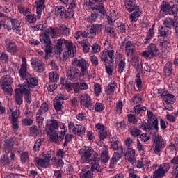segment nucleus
Returning a JSON list of instances; mask_svg holds the SVG:
<instances>
[{
	"mask_svg": "<svg viewBox=\"0 0 178 178\" xmlns=\"http://www.w3.org/2000/svg\"><path fill=\"white\" fill-rule=\"evenodd\" d=\"M31 65L38 73H42L45 70V64L39 60L38 58H32L31 60Z\"/></svg>",
	"mask_w": 178,
	"mask_h": 178,
	"instance_id": "nucleus-15",
	"label": "nucleus"
},
{
	"mask_svg": "<svg viewBox=\"0 0 178 178\" xmlns=\"http://www.w3.org/2000/svg\"><path fill=\"white\" fill-rule=\"evenodd\" d=\"M129 133L132 137H138L139 136H141V130L134 126L130 127Z\"/></svg>",
	"mask_w": 178,
	"mask_h": 178,
	"instance_id": "nucleus-38",
	"label": "nucleus"
},
{
	"mask_svg": "<svg viewBox=\"0 0 178 178\" xmlns=\"http://www.w3.org/2000/svg\"><path fill=\"white\" fill-rule=\"evenodd\" d=\"M116 83L115 82H111L107 87L106 93L108 94V95H113L115 93V90L116 89Z\"/></svg>",
	"mask_w": 178,
	"mask_h": 178,
	"instance_id": "nucleus-43",
	"label": "nucleus"
},
{
	"mask_svg": "<svg viewBox=\"0 0 178 178\" xmlns=\"http://www.w3.org/2000/svg\"><path fill=\"white\" fill-rule=\"evenodd\" d=\"M35 162H36L38 166H40V168H47L49 166V161L47 159L35 158Z\"/></svg>",
	"mask_w": 178,
	"mask_h": 178,
	"instance_id": "nucleus-36",
	"label": "nucleus"
},
{
	"mask_svg": "<svg viewBox=\"0 0 178 178\" xmlns=\"http://www.w3.org/2000/svg\"><path fill=\"white\" fill-rule=\"evenodd\" d=\"M15 151V139L13 138H7L4 140V152L5 154H9Z\"/></svg>",
	"mask_w": 178,
	"mask_h": 178,
	"instance_id": "nucleus-18",
	"label": "nucleus"
},
{
	"mask_svg": "<svg viewBox=\"0 0 178 178\" xmlns=\"http://www.w3.org/2000/svg\"><path fill=\"white\" fill-rule=\"evenodd\" d=\"M161 12L163 15H169L170 16H174L176 17L178 13V5L170 4V2L163 1L160 6Z\"/></svg>",
	"mask_w": 178,
	"mask_h": 178,
	"instance_id": "nucleus-4",
	"label": "nucleus"
},
{
	"mask_svg": "<svg viewBox=\"0 0 178 178\" xmlns=\"http://www.w3.org/2000/svg\"><path fill=\"white\" fill-rule=\"evenodd\" d=\"M5 44L8 52H10V54L17 53V45H16L15 41L11 39L6 38L5 40Z\"/></svg>",
	"mask_w": 178,
	"mask_h": 178,
	"instance_id": "nucleus-17",
	"label": "nucleus"
},
{
	"mask_svg": "<svg viewBox=\"0 0 178 178\" xmlns=\"http://www.w3.org/2000/svg\"><path fill=\"white\" fill-rule=\"evenodd\" d=\"M25 80L26 81L24 82L22 86H21L22 88H26L27 89L28 87V90H31L33 87L38 86V80L31 74L28 75Z\"/></svg>",
	"mask_w": 178,
	"mask_h": 178,
	"instance_id": "nucleus-13",
	"label": "nucleus"
},
{
	"mask_svg": "<svg viewBox=\"0 0 178 178\" xmlns=\"http://www.w3.org/2000/svg\"><path fill=\"white\" fill-rule=\"evenodd\" d=\"M8 20H10L11 23L13 31H15V33H17V34H19L20 33V29H22V24L20 22H19L17 19L12 18L10 17H8Z\"/></svg>",
	"mask_w": 178,
	"mask_h": 178,
	"instance_id": "nucleus-23",
	"label": "nucleus"
},
{
	"mask_svg": "<svg viewBox=\"0 0 178 178\" xmlns=\"http://www.w3.org/2000/svg\"><path fill=\"white\" fill-rule=\"evenodd\" d=\"M90 8L92 10H96L97 12H99L102 16L106 15V10H105V7H104V3L93 5L90 6Z\"/></svg>",
	"mask_w": 178,
	"mask_h": 178,
	"instance_id": "nucleus-28",
	"label": "nucleus"
},
{
	"mask_svg": "<svg viewBox=\"0 0 178 178\" xmlns=\"http://www.w3.org/2000/svg\"><path fill=\"white\" fill-rule=\"evenodd\" d=\"M171 30L172 29L168 28V26H159V33L160 34V37H162L163 38H167V37H169V35L172 34Z\"/></svg>",
	"mask_w": 178,
	"mask_h": 178,
	"instance_id": "nucleus-26",
	"label": "nucleus"
},
{
	"mask_svg": "<svg viewBox=\"0 0 178 178\" xmlns=\"http://www.w3.org/2000/svg\"><path fill=\"white\" fill-rule=\"evenodd\" d=\"M165 172H163L162 170V169L159 168H159L154 172L153 177L154 178H162L165 176Z\"/></svg>",
	"mask_w": 178,
	"mask_h": 178,
	"instance_id": "nucleus-50",
	"label": "nucleus"
},
{
	"mask_svg": "<svg viewBox=\"0 0 178 178\" xmlns=\"http://www.w3.org/2000/svg\"><path fill=\"white\" fill-rule=\"evenodd\" d=\"M124 69H126V61L124 59H121L118 63V73H123V72H124Z\"/></svg>",
	"mask_w": 178,
	"mask_h": 178,
	"instance_id": "nucleus-51",
	"label": "nucleus"
},
{
	"mask_svg": "<svg viewBox=\"0 0 178 178\" xmlns=\"http://www.w3.org/2000/svg\"><path fill=\"white\" fill-rule=\"evenodd\" d=\"M65 48V56H71L72 58L76 54V47L73 46V43L65 39H58L55 45V49L57 54H62V51Z\"/></svg>",
	"mask_w": 178,
	"mask_h": 178,
	"instance_id": "nucleus-2",
	"label": "nucleus"
},
{
	"mask_svg": "<svg viewBox=\"0 0 178 178\" xmlns=\"http://www.w3.org/2000/svg\"><path fill=\"white\" fill-rule=\"evenodd\" d=\"M35 9L37 18L40 19H41L42 11L45 9V0H38V1L35 2Z\"/></svg>",
	"mask_w": 178,
	"mask_h": 178,
	"instance_id": "nucleus-21",
	"label": "nucleus"
},
{
	"mask_svg": "<svg viewBox=\"0 0 178 178\" xmlns=\"http://www.w3.org/2000/svg\"><path fill=\"white\" fill-rule=\"evenodd\" d=\"M101 161L104 163H106L109 161V154L108 153V146L104 145L103 147V151L101 153Z\"/></svg>",
	"mask_w": 178,
	"mask_h": 178,
	"instance_id": "nucleus-35",
	"label": "nucleus"
},
{
	"mask_svg": "<svg viewBox=\"0 0 178 178\" xmlns=\"http://www.w3.org/2000/svg\"><path fill=\"white\" fill-rule=\"evenodd\" d=\"M98 137L99 140H101L102 141H104L106 138H108V137H109V132L106 130L102 131V132H99Z\"/></svg>",
	"mask_w": 178,
	"mask_h": 178,
	"instance_id": "nucleus-59",
	"label": "nucleus"
},
{
	"mask_svg": "<svg viewBox=\"0 0 178 178\" xmlns=\"http://www.w3.org/2000/svg\"><path fill=\"white\" fill-rule=\"evenodd\" d=\"M94 109L96 112H102V111L105 109V106L101 102H96L95 104H94Z\"/></svg>",
	"mask_w": 178,
	"mask_h": 178,
	"instance_id": "nucleus-55",
	"label": "nucleus"
},
{
	"mask_svg": "<svg viewBox=\"0 0 178 178\" xmlns=\"http://www.w3.org/2000/svg\"><path fill=\"white\" fill-rule=\"evenodd\" d=\"M163 24L164 26L172 29V28L175 29V26L178 24V21H176L175 18L168 17L163 20Z\"/></svg>",
	"mask_w": 178,
	"mask_h": 178,
	"instance_id": "nucleus-22",
	"label": "nucleus"
},
{
	"mask_svg": "<svg viewBox=\"0 0 178 178\" xmlns=\"http://www.w3.org/2000/svg\"><path fill=\"white\" fill-rule=\"evenodd\" d=\"M113 56H115V49L108 48L106 50L102 51L101 59L103 62L107 63V65H111L113 63Z\"/></svg>",
	"mask_w": 178,
	"mask_h": 178,
	"instance_id": "nucleus-9",
	"label": "nucleus"
},
{
	"mask_svg": "<svg viewBox=\"0 0 178 178\" xmlns=\"http://www.w3.org/2000/svg\"><path fill=\"white\" fill-rule=\"evenodd\" d=\"M105 31L111 38H115L116 37V33H115V29L113 27L106 26Z\"/></svg>",
	"mask_w": 178,
	"mask_h": 178,
	"instance_id": "nucleus-49",
	"label": "nucleus"
},
{
	"mask_svg": "<svg viewBox=\"0 0 178 178\" xmlns=\"http://www.w3.org/2000/svg\"><path fill=\"white\" fill-rule=\"evenodd\" d=\"M134 111L136 115H140V112H141V111H147V107L141 104H137L134 106Z\"/></svg>",
	"mask_w": 178,
	"mask_h": 178,
	"instance_id": "nucleus-58",
	"label": "nucleus"
},
{
	"mask_svg": "<svg viewBox=\"0 0 178 178\" xmlns=\"http://www.w3.org/2000/svg\"><path fill=\"white\" fill-rule=\"evenodd\" d=\"M1 90H3L6 95H12V92H13V90L12 89V85H9L7 86H1Z\"/></svg>",
	"mask_w": 178,
	"mask_h": 178,
	"instance_id": "nucleus-53",
	"label": "nucleus"
},
{
	"mask_svg": "<svg viewBox=\"0 0 178 178\" xmlns=\"http://www.w3.org/2000/svg\"><path fill=\"white\" fill-rule=\"evenodd\" d=\"M163 72L165 76L169 77L173 73V64L170 62H168L163 67Z\"/></svg>",
	"mask_w": 178,
	"mask_h": 178,
	"instance_id": "nucleus-33",
	"label": "nucleus"
},
{
	"mask_svg": "<svg viewBox=\"0 0 178 178\" xmlns=\"http://www.w3.org/2000/svg\"><path fill=\"white\" fill-rule=\"evenodd\" d=\"M111 148L113 151H119L121 154L124 152V149H123V146H118L119 144V138L118 136H114L110 140Z\"/></svg>",
	"mask_w": 178,
	"mask_h": 178,
	"instance_id": "nucleus-19",
	"label": "nucleus"
},
{
	"mask_svg": "<svg viewBox=\"0 0 178 178\" xmlns=\"http://www.w3.org/2000/svg\"><path fill=\"white\" fill-rule=\"evenodd\" d=\"M50 140L52 141V143H55V144H59L61 143L57 132H53L52 134H50Z\"/></svg>",
	"mask_w": 178,
	"mask_h": 178,
	"instance_id": "nucleus-47",
	"label": "nucleus"
},
{
	"mask_svg": "<svg viewBox=\"0 0 178 178\" xmlns=\"http://www.w3.org/2000/svg\"><path fill=\"white\" fill-rule=\"evenodd\" d=\"M60 84L62 85V87H64L68 92H70V91L72 90V88H73V83H71L70 81H65V79H61Z\"/></svg>",
	"mask_w": 178,
	"mask_h": 178,
	"instance_id": "nucleus-40",
	"label": "nucleus"
},
{
	"mask_svg": "<svg viewBox=\"0 0 178 178\" xmlns=\"http://www.w3.org/2000/svg\"><path fill=\"white\" fill-rule=\"evenodd\" d=\"M1 74H3V76L1 79L0 86H12V83H13V78L10 76V72H9V70L6 68H3L1 70Z\"/></svg>",
	"mask_w": 178,
	"mask_h": 178,
	"instance_id": "nucleus-10",
	"label": "nucleus"
},
{
	"mask_svg": "<svg viewBox=\"0 0 178 178\" xmlns=\"http://www.w3.org/2000/svg\"><path fill=\"white\" fill-rule=\"evenodd\" d=\"M73 66H77L80 67V72L82 76H88V62L84 58H74L72 62Z\"/></svg>",
	"mask_w": 178,
	"mask_h": 178,
	"instance_id": "nucleus-5",
	"label": "nucleus"
},
{
	"mask_svg": "<svg viewBox=\"0 0 178 178\" xmlns=\"http://www.w3.org/2000/svg\"><path fill=\"white\" fill-rule=\"evenodd\" d=\"M93 172H99L97 170L94 171L92 170V165L91 166V170H86V168L82 169V172L80 173V178H93Z\"/></svg>",
	"mask_w": 178,
	"mask_h": 178,
	"instance_id": "nucleus-30",
	"label": "nucleus"
},
{
	"mask_svg": "<svg viewBox=\"0 0 178 178\" xmlns=\"http://www.w3.org/2000/svg\"><path fill=\"white\" fill-rule=\"evenodd\" d=\"M52 46L51 43H49L46 44L45 48H44V51H45V58L48 59L49 58V54H52Z\"/></svg>",
	"mask_w": 178,
	"mask_h": 178,
	"instance_id": "nucleus-54",
	"label": "nucleus"
},
{
	"mask_svg": "<svg viewBox=\"0 0 178 178\" xmlns=\"http://www.w3.org/2000/svg\"><path fill=\"white\" fill-rule=\"evenodd\" d=\"M122 45L125 48V54L127 56L131 58V56L134 55V52H136V43L133 41L128 40L126 42V40H124L122 42Z\"/></svg>",
	"mask_w": 178,
	"mask_h": 178,
	"instance_id": "nucleus-12",
	"label": "nucleus"
},
{
	"mask_svg": "<svg viewBox=\"0 0 178 178\" xmlns=\"http://www.w3.org/2000/svg\"><path fill=\"white\" fill-rule=\"evenodd\" d=\"M49 79L51 83H56L59 80V74L57 72H51L49 74Z\"/></svg>",
	"mask_w": 178,
	"mask_h": 178,
	"instance_id": "nucleus-44",
	"label": "nucleus"
},
{
	"mask_svg": "<svg viewBox=\"0 0 178 178\" xmlns=\"http://www.w3.org/2000/svg\"><path fill=\"white\" fill-rule=\"evenodd\" d=\"M136 151L133 149H128L124 154L125 159L130 162L131 165H134L136 163Z\"/></svg>",
	"mask_w": 178,
	"mask_h": 178,
	"instance_id": "nucleus-24",
	"label": "nucleus"
},
{
	"mask_svg": "<svg viewBox=\"0 0 178 178\" xmlns=\"http://www.w3.org/2000/svg\"><path fill=\"white\" fill-rule=\"evenodd\" d=\"M165 147H166V140L162 138V136H155L153 143L154 154L159 155V154H161V151H162Z\"/></svg>",
	"mask_w": 178,
	"mask_h": 178,
	"instance_id": "nucleus-7",
	"label": "nucleus"
},
{
	"mask_svg": "<svg viewBox=\"0 0 178 178\" xmlns=\"http://www.w3.org/2000/svg\"><path fill=\"white\" fill-rule=\"evenodd\" d=\"M58 34L60 35H70V29L66 26V25H60L58 28Z\"/></svg>",
	"mask_w": 178,
	"mask_h": 178,
	"instance_id": "nucleus-37",
	"label": "nucleus"
},
{
	"mask_svg": "<svg viewBox=\"0 0 178 178\" xmlns=\"http://www.w3.org/2000/svg\"><path fill=\"white\" fill-rule=\"evenodd\" d=\"M153 168H154V169H156V168H159L160 169H161L163 172H164V173H166V172H168L169 169H170V163H165L161 165L157 164H154Z\"/></svg>",
	"mask_w": 178,
	"mask_h": 178,
	"instance_id": "nucleus-41",
	"label": "nucleus"
},
{
	"mask_svg": "<svg viewBox=\"0 0 178 178\" xmlns=\"http://www.w3.org/2000/svg\"><path fill=\"white\" fill-rule=\"evenodd\" d=\"M164 98H165V102H167L168 104H175V102H176V98L175 97V95L168 93V92L164 96Z\"/></svg>",
	"mask_w": 178,
	"mask_h": 178,
	"instance_id": "nucleus-45",
	"label": "nucleus"
},
{
	"mask_svg": "<svg viewBox=\"0 0 178 178\" xmlns=\"http://www.w3.org/2000/svg\"><path fill=\"white\" fill-rule=\"evenodd\" d=\"M66 77L68 80H71V81H77V80H80L81 77H83V75L79 68L70 67L67 70Z\"/></svg>",
	"mask_w": 178,
	"mask_h": 178,
	"instance_id": "nucleus-8",
	"label": "nucleus"
},
{
	"mask_svg": "<svg viewBox=\"0 0 178 178\" xmlns=\"http://www.w3.org/2000/svg\"><path fill=\"white\" fill-rule=\"evenodd\" d=\"M148 123L149 130H156V131H158L159 130V127L158 126V120L148 122Z\"/></svg>",
	"mask_w": 178,
	"mask_h": 178,
	"instance_id": "nucleus-46",
	"label": "nucleus"
},
{
	"mask_svg": "<svg viewBox=\"0 0 178 178\" xmlns=\"http://www.w3.org/2000/svg\"><path fill=\"white\" fill-rule=\"evenodd\" d=\"M30 132H31V134H33V136H39V134H40L41 133V130L38 129L37 126L33 125L30 128Z\"/></svg>",
	"mask_w": 178,
	"mask_h": 178,
	"instance_id": "nucleus-60",
	"label": "nucleus"
},
{
	"mask_svg": "<svg viewBox=\"0 0 178 178\" xmlns=\"http://www.w3.org/2000/svg\"><path fill=\"white\" fill-rule=\"evenodd\" d=\"M19 76L22 79H26L28 76H30V73L27 72V61L25 57L22 58V65L19 70Z\"/></svg>",
	"mask_w": 178,
	"mask_h": 178,
	"instance_id": "nucleus-20",
	"label": "nucleus"
},
{
	"mask_svg": "<svg viewBox=\"0 0 178 178\" xmlns=\"http://www.w3.org/2000/svg\"><path fill=\"white\" fill-rule=\"evenodd\" d=\"M49 110V104H48L47 102H43L38 111L36 113V115H40V116H42V115H45L46 112H48Z\"/></svg>",
	"mask_w": 178,
	"mask_h": 178,
	"instance_id": "nucleus-31",
	"label": "nucleus"
},
{
	"mask_svg": "<svg viewBox=\"0 0 178 178\" xmlns=\"http://www.w3.org/2000/svg\"><path fill=\"white\" fill-rule=\"evenodd\" d=\"M54 109L57 112H61L63 108V105H62V102L59 100H56V102L54 104Z\"/></svg>",
	"mask_w": 178,
	"mask_h": 178,
	"instance_id": "nucleus-63",
	"label": "nucleus"
},
{
	"mask_svg": "<svg viewBox=\"0 0 178 178\" xmlns=\"http://www.w3.org/2000/svg\"><path fill=\"white\" fill-rule=\"evenodd\" d=\"M161 54V51H159V49H158V47H156V44L154 43H151L147 47V50H145L141 53L142 56L143 58H145V59H152L154 56H158V55Z\"/></svg>",
	"mask_w": 178,
	"mask_h": 178,
	"instance_id": "nucleus-6",
	"label": "nucleus"
},
{
	"mask_svg": "<svg viewBox=\"0 0 178 178\" xmlns=\"http://www.w3.org/2000/svg\"><path fill=\"white\" fill-rule=\"evenodd\" d=\"M15 101L17 105L23 104V90L22 88L15 89Z\"/></svg>",
	"mask_w": 178,
	"mask_h": 178,
	"instance_id": "nucleus-25",
	"label": "nucleus"
},
{
	"mask_svg": "<svg viewBox=\"0 0 178 178\" xmlns=\"http://www.w3.org/2000/svg\"><path fill=\"white\" fill-rule=\"evenodd\" d=\"M73 133L74 134H76V136L81 137V136H84L86 134V127L83 125L76 124L75 125V129Z\"/></svg>",
	"mask_w": 178,
	"mask_h": 178,
	"instance_id": "nucleus-32",
	"label": "nucleus"
},
{
	"mask_svg": "<svg viewBox=\"0 0 178 178\" xmlns=\"http://www.w3.org/2000/svg\"><path fill=\"white\" fill-rule=\"evenodd\" d=\"M20 159L22 162H24V163H27L29 162V152H24L20 154Z\"/></svg>",
	"mask_w": 178,
	"mask_h": 178,
	"instance_id": "nucleus-61",
	"label": "nucleus"
},
{
	"mask_svg": "<svg viewBox=\"0 0 178 178\" xmlns=\"http://www.w3.org/2000/svg\"><path fill=\"white\" fill-rule=\"evenodd\" d=\"M80 104L82 106L87 108L89 111H94V102L91 99L90 95L85 93L80 97Z\"/></svg>",
	"mask_w": 178,
	"mask_h": 178,
	"instance_id": "nucleus-11",
	"label": "nucleus"
},
{
	"mask_svg": "<svg viewBox=\"0 0 178 178\" xmlns=\"http://www.w3.org/2000/svg\"><path fill=\"white\" fill-rule=\"evenodd\" d=\"M54 14L57 17L65 19L66 15V8L62 6H57L55 8Z\"/></svg>",
	"mask_w": 178,
	"mask_h": 178,
	"instance_id": "nucleus-29",
	"label": "nucleus"
},
{
	"mask_svg": "<svg viewBox=\"0 0 178 178\" xmlns=\"http://www.w3.org/2000/svg\"><path fill=\"white\" fill-rule=\"evenodd\" d=\"M131 63L136 70L140 69V58H138V57H132L131 59Z\"/></svg>",
	"mask_w": 178,
	"mask_h": 178,
	"instance_id": "nucleus-48",
	"label": "nucleus"
},
{
	"mask_svg": "<svg viewBox=\"0 0 178 178\" xmlns=\"http://www.w3.org/2000/svg\"><path fill=\"white\" fill-rule=\"evenodd\" d=\"M59 129V124L56 120H51L49 124H46L45 130L47 134H52Z\"/></svg>",
	"mask_w": 178,
	"mask_h": 178,
	"instance_id": "nucleus-16",
	"label": "nucleus"
},
{
	"mask_svg": "<svg viewBox=\"0 0 178 178\" xmlns=\"http://www.w3.org/2000/svg\"><path fill=\"white\" fill-rule=\"evenodd\" d=\"M22 88V94H24V99L27 104H31V89H29V86L27 88Z\"/></svg>",
	"mask_w": 178,
	"mask_h": 178,
	"instance_id": "nucleus-34",
	"label": "nucleus"
},
{
	"mask_svg": "<svg viewBox=\"0 0 178 178\" xmlns=\"http://www.w3.org/2000/svg\"><path fill=\"white\" fill-rule=\"evenodd\" d=\"M155 29V25H152L151 29H149L148 33H147L145 40H151L152 38L154 37L155 34V31H154Z\"/></svg>",
	"mask_w": 178,
	"mask_h": 178,
	"instance_id": "nucleus-57",
	"label": "nucleus"
},
{
	"mask_svg": "<svg viewBox=\"0 0 178 178\" xmlns=\"http://www.w3.org/2000/svg\"><path fill=\"white\" fill-rule=\"evenodd\" d=\"M81 47H83V51L84 54H87L90 52V43L87 42L86 43H83V42H79Z\"/></svg>",
	"mask_w": 178,
	"mask_h": 178,
	"instance_id": "nucleus-64",
	"label": "nucleus"
},
{
	"mask_svg": "<svg viewBox=\"0 0 178 178\" xmlns=\"http://www.w3.org/2000/svg\"><path fill=\"white\" fill-rule=\"evenodd\" d=\"M99 31H102V25L92 24L87 32L85 31V35L86 38H94Z\"/></svg>",
	"mask_w": 178,
	"mask_h": 178,
	"instance_id": "nucleus-14",
	"label": "nucleus"
},
{
	"mask_svg": "<svg viewBox=\"0 0 178 178\" xmlns=\"http://www.w3.org/2000/svg\"><path fill=\"white\" fill-rule=\"evenodd\" d=\"M79 155H81V160L83 163H90L92 165V170L94 171L97 170L99 172L104 170V167L99 165V161L101 158H99V154L98 153L94 154V149L91 147H83L79 151ZM94 154L93 156L92 154Z\"/></svg>",
	"mask_w": 178,
	"mask_h": 178,
	"instance_id": "nucleus-1",
	"label": "nucleus"
},
{
	"mask_svg": "<svg viewBox=\"0 0 178 178\" xmlns=\"http://www.w3.org/2000/svg\"><path fill=\"white\" fill-rule=\"evenodd\" d=\"M124 6L127 12L131 13L130 15L131 22H137L140 17V7L136 5V0H124Z\"/></svg>",
	"mask_w": 178,
	"mask_h": 178,
	"instance_id": "nucleus-3",
	"label": "nucleus"
},
{
	"mask_svg": "<svg viewBox=\"0 0 178 178\" xmlns=\"http://www.w3.org/2000/svg\"><path fill=\"white\" fill-rule=\"evenodd\" d=\"M73 137H74L73 134H67L65 136V142L63 143V147H67V144H69V143H72Z\"/></svg>",
	"mask_w": 178,
	"mask_h": 178,
	"instance_id": "nucleus-56",
	"label": "nucleus"
},
{
	"mask_svg": "<svg viewBox=\"0 0 178 178\" xmlns=\"http://www.w3.org/2000/svg\"><path fill=\"white\" fill-rule=\"evenodd\" d=\"M40 40L42 44H46V45L51 44V38H49V35H48L46 31L44 33L40 35Z\"/></svg>",
	"mask_w": 178,
	"mask_h": 178,
	"instance_id": "nucleus-39",
	"label": "nucleus"
},
{
	"mask_svg": "<svg viewBox=\"0 0 178 178\" xmlns=\"http://www.w3.org/2000/svg\"><path fill=\"white\" fill-rule=\"evenodd\" d=\"M122 158V152H115L111 158L112 164L118 162Z\"/></svg>",
	"mask_w": 178,
	"mask_h": 178,
	"instance_id": "nucleus-62",
	"label": "nucleus"
},
{
	"mask_svg": "<svg viewBox=\"0 0 178 178\" xmlns=\"http://www.w3.org/2000/svg\"><path fill=\"white\" fill-rule=\"evenodd\" d=\"M47 34L51 38H57L59 35V28L50 26L45 30Z\"/></svg>",
	"mask_w": 178,
	"mask_h": 178,
	"instance_id": "nucleus-27",
	"label": "nucleus"
},
{
	"mask_svg": "<svg viewBox=\"0 0 178 178\" xmlns=\"http://www.w3.org/2000/svg\"><path fill=\"white\" fill-rule=\"evenodd\" d=\"M25 21L29 24H33L37 22V17H35V15L29 13L26 14V16L25 17Z\"/></svg>",
	"mask_w": 178,
	"mask_h": 178,
	"instance_id": "nucleus-42",
	"label": "nucleus"
},
{
	"mask_svg": "<svg viewBox=\"0 0 178 178\" xmlns=\"http://www.w3.org/2000/svg\"><path fill=\"white\" fill-rule=\"evenodd\" d=\"M131 101L133 104H134L135 105H137V104H141L143 101V98L141 97V95L140 94H135L132 97Z\"/></svg>",
	"mask_w": 178,
	"mask_h": 178,
	"instance_id": "nucleus-52",
	"label": "nucleus"
}]
</instances>
